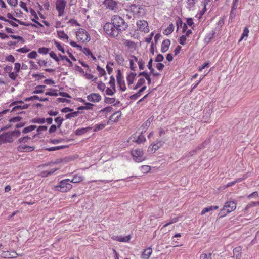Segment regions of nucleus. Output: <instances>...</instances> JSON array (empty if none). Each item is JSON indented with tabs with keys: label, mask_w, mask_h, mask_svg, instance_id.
<instances>
[{
	"label": "nucleus",
	"mask_w": 259,
	"mask_h": 259,
	"mask_svg": "<svg viewBox=\"0 0 259 259\" xmlns=\"http://www.w3.org/2000/svg\"><path fill=\"white\" fill-rule=\"evenodd\" d=\"M128 27L127 24L124 20L118 15H114L111 19V22L106 23L104 26L106 33L111 37H117L119 34L125 30Z\"/></svg>",
	"instance_id": "f257e3e1"
},
{
	"label": "nucleus",
	"mask_w": 259,
	"mask_h": 259,
	"mask_svg": "<svg viewBox=\"0 0 259 259\" xmlns=\"http://www.w3.org/2000/svg\"><path fill=\"white\" fill-rule=\"evenodd\" d=\"M236 208V204L234 201H228L225 203L223 208L221 210L220 217H224L227 214L234 211Z\"/></svg>",
	"instance_id": "f03ea898"
},
{
	"label": "nucleus",
	"mask_w": 259,
	"mask_h": 259,
	"mask_svg": "<svg viewBox=\"0 0 259 259\" xmlns=\"http://www.w3.org/2000/svg\"><path fill=\"white\" fill-rule=\"evenodd\" d=\"M72 186L70 180L65 179L61 181L58 185L55 186V188L57 191L66 192L70 190L72 188Z\"/></svg>",
	"instance_id": "7ed1b4c3"
},
{
	"label": "nucleus",
	"mask_w": 259,
	"mask_h": 259,
	"mask_svg": "<svg viewBox=\"0 0 259 259\" xmlns=\"http://www.w3.org/2000/svg\"><path fill=\"white\" fill-rule=\"evenodd\" d=\"M132 156L136 162H139L145 160L143 152L140 149H133L131 151Z\"/></svg>",
	"instance_id": "20e7f679"
},
{
	"label": "nucleus",
	"mask_w": 259,
	"mask_h": 259,
	"mask_svg": "<svg viewBox=\"0 0 259 259\" xmlns=\"http://www.w3.org/2000/svg\"><path fill=\"white\" fill-rule=\"evenodd\" d=\"M76 35L77 39L82 42L89 41L90 40L89 35L88 34L87 32L83 29H80L77 31Z\"/></svg>",
	"instance_id": "39448f33"
},
{
	"label": "nucleus",
	"mask_w": 259,
	"mask_h": 259,
	"mask_svg": "<svg viewBox=\"0 0 259 259\" xmlns=\"http://www.w3.org/2000/svg\"><path fill=\"white\" fill-rule=\"evenodd\" d=\"M128 10L130 11V13H132L134 17L141 15L143 12V9L140 6L135 4L131 5Z\"/></svg>",
	"instance_id": "423d86ee"
},
{
	"label": "nucleus",
	"mask_w": 259,
	"mask_h": 259,
	"mask_svg": "<svg viewBox=\"0 0 259 259\" xmlns=\"http://www.w3.org/2000/svg\"><path fill=\"white\" fill-rule=\"evenodd\" d=\"M66 2L65 0H57L56 2V9L58 12V16L63 15Z\"/></svg>",
	"instance_id": "0eeeda50"
},
{
	"label": "nucleus",
	"mask_w": 259,
	"mask_h": 259,
	"mask_svg": "<svg viewBox=\"0 0 259 259\" xmlns=\"http://www.w3.org/2000/svg\"><path fill=\"white\" fill-rule=\"evenodd\" d=\"M137 25L138 29L144 33H148L149 31L148 23L145 20H140L138 21Z\"/></svg>",
	"instance_id": "6e6552de"
},
{
	"label": "nucleus",
	"mask_w": 259,
	"mask_h": 259,
	"mask_svg": "<svg viewBox=\"0 0 259 259\" xmlns=\"http://www.w3.org/2000/svg\"><path fill=\"white\" fill-rule=\"evenodd\" d=\"M13 140L11 132L5 133L0 135V144L2 143H12Z\"/></svg>",
	"instance_id": "1a4fd4ad"
},
{
	"label": "nucleus",
	"mask_w": 259,
	"mask_h": 259,
	"mask_svg": "<svg viewBox=\"0 0 259 259\" xmlns=\"http://www.w3.org/2000/svg\"><path fill=\"white\" fill-rule=\"evenodd\" d=\"M103 4L106 8L113 11L118 9L117 2L114 0H104Z\"/></svg>",
	"instance_id": "9d476101"
},
{
	"label": "nucleus",
	"mask_w": 259,
	"mask_h": 259,
	"mask_svg": "<svg viewBox=\"0 0 259 259\" xmlns=\"http://www.w3.org/2000/svg\"><path fill=\"white\" fill-rule=\"evenodd\" d=\"M117 83L119 86L120 90L124 91L126 90V87L125 85L124 81L123 79L121 73L119 70L118 71L117 74Z\"/></svg>",
	"instance_id": "9b49d317"
},
{
	"label": "nucleus",
	"mask_w": 259,
	"mask_h": 259,
	"mask_svg": "<svg viewBox=\"0 0 259 259\" xmlns=\"http://www.w3.org/2000/svg\"><path fill=\"white\" fill-rule=\"evenodd\" d=\"M88 101L93 102H98L101 100V96L97 93H92L87 96Z\"/></svg>",
	"instance_id": "f8f14e48"
},
{
	"label": "nucleus",
	"mask_w": 259,
	"mask_h": 259,
	"mask_svg": "<svg viewBox=\"0 0 259 259\" xmlns=\"http://www.w3.org/2000/svg\"><path fill=\"white\" fill-rule=\"evenodd\" d=\"M17 150L19 152H29L33 151L34 150V147L33 146H29L21 144L17 147Z\"/></svg>",
	"instance_id": "ddd939ff"
},
{
	"label": "nucleus",
	"mask_w": 259,
	"mask_h": 259,
	"mask_svg": "<svg viewBox=\"0 0 259 259\" xmlns=\"http://www.w3.org/2000/svg\"><path fill=\"white\" fill-rule=\"evenodd\" d=\"M13 253L15 254V256L12 255V254L9 251H3L1 254V256L5 258H16L18 256H21V254H19L15 251H13Z\"/></svg>",
	"instance_id": "4468645a"
},
{
	"label": "nucleus",
	"mask_w": 259,
	"mask_h": 259,
	"mask_svg": "<svg viewBox=\"0 0 259 259\" xmlns=\"http://www.w3.org/2000/svg\"><path fill=\"white\" fill-rule=\"evenodd\" d=\"M170 45V41L169 39H165L163 41L161 45V51L162 53L166 52L169 49Z\"/></svg>",
	"instance_id": "2eb2a0df"
},
{
	"label": "nucleus",
	"mask_w": 259,
	"mask_h": 259,
	"mask_svg": "<svg viewBox=\"0 0 259 259\" xmlns=\"http://www.w3.org/2000/svg\"><path fill=\"white\" fill-rule=\"evenodd\" d=\"M91 128L92 127H88L85 128L77 129L75 131V135L77 136L82 135L89 131Z\"/></svg>",
	"instance_id": "dca6fc26"
},
{
	"label": "nucleus",
	"mask_w": 259,
	"mask_h": 259,
	"mask_svg": "<svg viewBox=\"0 0 259 259\" xmlns=\"http://www.w3.org/2000/svg\"><path fill=\"white\" fill-rule=\"evenodd\" d=\"M161 146V144L160 142H157L156 143H155L153 145H150L148 148V151H153L155 152L156 150H157Z\"/></svg>",
	"instance_id": "f3484780"
},
{
	"label": "nucleus",
	"mask_w": 259,
	"mask_h": 259,
	"mask_svg": "<svg viewBox=\"0 0 259 259\" xmlns=\"http://www.w3.org/2000/svg\"><path fill=\"white\" fill-rule=\"evenodd\" d=\"M112 110H113V108L112 107H110V106L107 107L103 108V109H101L99 111V113L101 114V116L105 115L106 116V114L108 113L111 112L112 111Z\"/></svg>",
	"instance_id": "a211bd4d"
},
{
	"label": "nucleus",
	"mask_w": 259,
	"mask_h": 259,
	"mask_svg": "<svg viewBox=\"0 0 259 259\" xmlns=\"http://www.w3.org/2000/svg\"><path fill=\"white\" fill-rule=\"evenodd\" d=\"M136 76L137 74L133 72L131 73L128 75V76L127 77V82L129 85L133 83Z\"/></svg>",
	"instance_id": "6ab92c4d"
},
{
	"label": "nucleus",
	"mask_w": 259,
	"mask_h": 259,
	"mask_svg": "<svg viewBox=\"0 0 259 259\" xmlns=\"http://www.w3.org/2000/svg\"><path fill=\"white\" fill-rule=\"evenodd\" d=\"M209 143V142L207 141H205L203 143L201 144L200 146H199L195 150H193L191 151L189 153L190 156H192L194 154V153L196 152L197 151H199V150L204 148L205 145H206Z\"/></svg>",
	"instance_id": "aec40b11"
},
{
	"label": "nucleus",
	"mask_w": 259,
	"mask_h": 259,
	"mask_svg": "<svg viewBox=\"0 0 259 259\" xmlns=\"http://www.w3.org/2000/svg\"><path fill=\"white\" fill-rule=\"evenodd\" d=\"M219 208V207L218 206H209V207H206V208H204L202 211H201V214L202 215H203L206 212H209L210 211H212V210H216V209H218Z\"/></svg>",
	"instance_id": "412c9836"
},
{
	"label": "nucleus",
	"mask_w": 259,
	"mask_h": 259,
	"mask_svg": "<svg viewBox=\"0 0 259 259\" xmlns=\"http://www.w3.org/2000/svg\"><path fill=\"white\" fill-rule=\"evenodd\" d=\"M121 112L120 111H117L113 114L111 117V119L114 122L118 121L119 118L121 117Z\"/></svg>",
	"instance_id": "4be33fe9"
},
{
	"label": "nucleus",
	"mask_w": 259,
	"mask_h": 259,
	"mask_svg": "<svg viewBox=\"0 0 259 259\" xmlns=\"http://www.w3.org/2000/svg\"><path fill=\"white\" fill-rule=\"evenodd\" d=\"M57 35L60 39L68 40L69 37L63 31H58Z\"/></svg>",
	"instance_id": "5701e85b"
},
{
	"label": "nucleus",
	"mask_w": 259,
	"mask_h": 259,
	"mask_svg": "<svg viewBox=\"0 0 259 259\" xmlns=\"http://www.w3.org/2000/svg\"><path fill=\"white\" fill-rule=\"evenodd\" d=\"M34 100H38L40 101H48V99L47 98H39L38 96H31L30 97L27 98L25 99V101H32Z\"/></svg>",
	"instance_id": "b1692460"
},
{
	"label": "nucleus",
	"mask_w": 259,
	"mask_h": 259,
	"mask_svg": "<svg viewBox=\"0 0 259 259\" xmlns=\"http://www.w3.org/2000/svg\"><path fill=\"white\" fill-rule=\"evenodd\" d=\"M174 30V26L172 24H170L169 26H168L167 28L164 30L163 33L164 35H168L171 33Z\"/></svg>",
	"instance_id": "393cba45"
},
{
	"label": "nucleus",
	"mask_w": 259,
	"mask_h": 259,
	"mask_svg": "<svg viewBox=\"0 0 259 259\" xmlns=\"http://www.w3.org/2000/svg\"><path fill=\"white\" fill-rule=\"evenodd\" d=\"M115 59L117 63L119 65L123 64L124 62V59L122 55L116 54Z\"/></svg>",
	"instance_id": "a878e982"
},
{
	"label": "nucleus",
	"mask_w": 259,
	"mask_h": 259,
	"mask_svg": "<svg viewBox=\"0 0 259 259\" xmlns=\"http://www.w3.org/2000/svg\"><path fill=\"white\" fill-rule=\"evenodd\" d=\"M83 180V177L81 176H78L77 175H75L73 176V179L71 180H70V182L73 183H77L80 182Z\"/></svg>",
	"instance_id": "bb28decb"
},
{
	"label": "nucleus",
	"mask_w": 259,
	"mask_h": 259,
	"mask_svg": "<svg viewBox=\"0 0 259 259\" xmlns=\"http://www.w3.org/2000/svg\"><path fill=\"white\" fill-rule=\"evenodd\" d=\"M67 147H68L67 146H58L48 148H46V150L48 151H55V150H61L62 149H64Z\"/></svg>",
	"instance_id": "cd10ccee"
},
{
	"label": "nucleus",
	"mask_w": 259,
	"mask_h": 259,
	"mask_svg": "<svg viewBox=\"0 0 259 259\" xmlns=\"http://www.w3.org/2000/svg\"><path fill=\"white\" fill-rule=\"evenodd\" d=\"M123 44L126 47L130 49L134 48L135 47V44L134 42L130 40H125L123 42Z\"/></svg>",
	"instance_id": "c85d7f7f"
},
{
	"label": "nucleus",
	"mask_w": 259,
	"mask_h": 259,
	"mask_svg": "<svg viewBox=\"0 0 259 259\" xmlns=\"http://www.w3.org/2000/svg\"><path fill=\"white\" fill-rule=\"evenodd\" d=\"M178 28L180 27L182 28V32L185 33L187 29V26L186 23H183L181 20L180 21L179 23L177 22Z\"/></svg>",
	"instance_id": "c756f323"
},
{
	"label": "nucleus",
	"mask_w": 259,
	"mask_h": 259,
	"mask_svg": "<svg viewBox=\"0 0 259 259\" xmlns=\"http://www.w3.org/2000/svg\"><path fill=\"white\" fill-rule=\"evenodd\" d=\"M152 120L151 118H149L141 126L142 132H143L144 131H145L146 129L149 127L152 122Z\"/></svg>",
	"instance_id": "7c9ffc66"
},
{
	"label": "nucleus",
	"mask_w": 259,
	"mask_h": 259,
	"mask_svg": "<svg viewBox=\"0 0 259 259\" xmlns=\"http://www.w3.org/2000/svg\"><path fill=\"white\" fill-rule=\"evenodd\" d=\"M36 128V125H30L28 127L24 128L23 129V130L22 131V133L24 134H26L27 133L32 131L33 130H35Z\"/></svg>",
	"instance_id": "2f4dec72"
},
{
	"label": "nucleus",
	"mask_w": 259,
	"mask_h": 259,
	"mask_svg": "<svg viewBox=\"0 0 259 259\" xmlns=\"http://www.w3.org/2000/svg\"><path fill=\"white\" fill-rule=\"evenodd\" d=\"M152 252V249L150 248H148L144 251L143 253V256H144V257L148 258L151 254Z\"/></svg>",
	"instance_id": "473e14b6"
},
{
	"label": "nucleus",
	"mask_w": 259,
	"mask_h": 259,
	"mask_svg": "<svg viewBox=\"0 0 259 259\" xmlns=\"http://www.w3.org/2000/svg\"><path fill=\"white\" fill-rule=\"evenodd\" d=\"M45 85H37L35 88V90L33 92V94H39L44 92L43 88H45Z\"/></svg>",
	"instance_id": "72a5a7b5"
},
{
	"label": "nucleus",
	"mask_w": 259,
	"mask_h": 259,
	"mask_svg": "<svg viewBox=\"0 0 259 259\" xmlns=\"http://www.w3.org/2000/svg\"><path fill=\"white\" fill-rule=\"evenodd\" d=\"M31 122L32 123H36L39 124H43L45 122V118H35L31 120Z\"/></svg>",
	"instance_id": "f704fd0d"
},
{
	"label": "nucleus",
	"mask_w": 259,
	"mask_h": 259,
	"mask_svg": "<svg viewBox=\"0 0 259 259\" xmlns=\"http://www.w3.org/2000/svg\"><path fill=\"white\" fill-rule=\"evenodd\" d=\"M28 107V105L27 104H24L23 106L22 105H17L14 108H13L11 112L16 111L19 109H27Z\"/></svg>",
	"instance_id": "c9c22d12"
},
{
	"label": "nucleus",
	"mask_w": 259,
	"mask_h": 259,
	"mask_svg": "<svg viewBox=\"0 0 259 259\" xmlns=\"http://www.w3.org/2000/svg\"><path fill=\"white\" fill-rule=\"evenodd\" d=\"M109 84L114 91H115V80L113 76H111L109 81Z\"/></svg>",
	"instance_id": "e433bc0d"
},
{
	"label": "nucleus",
	"mask_w": 259,
	"mask_h": 259,
	"mask_svg": "<svg viewBox=\"0 0 259 259\" xmlns=\"http://www.w3.org/2000/svg\"><path fill=\"white\" fill-rule=\"evenodd\" d=\"M78 115V112H74L70 113L65 115V118L66 119H69L71 118H74L77 116Z\"/></svg>",
	"instance_id": "4c0bfd02"
},
{
	"label": "nucleus",
	"mask_w": 259,
	"mask_h": 259,
	"mask_svg": "<svg viewBox=\"0 0 259 259\" xmlns=\"http://www.w3.org/2000/svg\"><path fill=\"white\" fill-rule=\"evenodd\" d=\"M30 139H31L30 137H28V136H26L23 138H20L18 140V142L19 143H27L28 141Z\"/></svg>",
	"instance_id": "58836bf2"
},
{
	"label": "nucleus",
	"mask_w": 259,
	"mask_h": 259,
	"mask_svg": "<svg viewBox=\"0 0 259 259\" xmlns=\"http://www.w3.org/2000/svg\"><path fill=\"white\" fill-rule=\"evenodd\" d=\"M146 139L142 134L140 135L137 140H136V143L138 144H141L145 141Z\"/></svg>",
	"instance_id": "ea45409f"
},
{
	"label": "nucleus",
	"mask_w": 259,
	"mask_h": 259,
	"mask_svg": "<svg viewBox=\"0 0 259 259\" xmlns=\"http://www.w3.org/2000/svg\"><path fill=\"white\" fill-rule=\"evenodd\" d=\"M117 241L119 242H127L130 240V236H125V237H116V239Z\"/></svg>",
	"instance_id": "a19ab883"
},
{
	"label": "nucleus",
	"mask_w": 259,
	"mask_h": 259,
	"mask_svg": "<svg viewBox=\"0 0 259 259\" xmlns=\"http://www.w3.org/2000/svg\"><path fill=\"white\" fill-rule=\"evenodd\" d=\"M105 127V124L101 123L100 124H96L95 125L94 132H97L98 131L103 129Z\"/></svg>",
	"instance_id": "79ce46f5"
},
{
	"label": "nucleus",
	"mask_w": 259,
	"mask_h": 259,
	"mask_svg": "<svg viewBox=\"0 0 259 259\" xmlns=\"http://www.w3.org/2000/svg\"><path fill=\"white\" fill-rule=\"evenodd\" d=\"M249 33V30L245 27L243 30V32L239 41H241L245 37H247Z\"/></svg>",
	"instance_id": "37998d69"
},
{
	"label": "nucleus",
	"mask_w": 259,
	"mask_h": 259,
	"mask_svg": "<svg viewBox=\"0 0 259 259\" xmlns=\"http://www.w3.org/2000/svg\"><path fill=\"white\" fill-rule=\"evenodd\" d=\"M140 169L143 173H147L150 170L151 167L148 165H143L140 167Z\"/></svg>",
	"instance_id": "c03bdc74"
},
{
	"label": "nucleus",
	"mask_w": 259,
	"mask_h": 259,
	"mask_svg": "<svg viewBox=\"0 0 259 259\" xmlns=\"http://www.w3.org/2000/svg\"><path fill=\"white\" fill-rule=\"evenodd\" d=\"M63 120L64 119L60 117H58L55 118V121L57 124V128H60L61 124H62Z\"/></svg>",
	"instance_id": "a18cd8bd"
},
{
	"label": "nucleus",
	"mask_w": 259,
	"mask_h": 259,
	"mask_svg": "<svg viewBox=\"0 0 259 259\" xmlns=\"http://www.w3.org/2000/svg\"><path fill=\"white\" fill-rule=\"evenodd\" d=\"M104 101L108 104H113L115 102V99L114 98L105 97Z\"/></svg>",
	"instance_id": "49530a36"
},
{
	"label": "nucleus",
	"mask_w": 259,
	"mask_h": 259,
	"mask_svg": "<svg viewBox=\"0 0 259 259\" xmlns=\"http://www.w3.org/2000/svg\"><path fill=\"white\" fill-rule=\"evenodd\" d=\"M241 250V249L240 247H237L235 248L233 250V253L234 255H236V257L238 258L240 256V251Z\"/></svg>",
	"instance_id": "de8ad7c7"
},
{
	"label": "nucleus",
	"mask_w": 259,
	"mask_h": 259,
	"mask_svg": "<svg viewBox=\"0 0 259 259\" xmlns=\"http://www.w3.org/2000/svg\"><path fill=\"white\" fill-rule=\"evenodd\" d=\"M54 44L59 51H60L63 53H65L64 49L61 46L59 42L55 40L54 41Z\"/></svg>",
	"instance_id": "09e8293b"
},
{
	"label": "nucleus",
	"mask_w": 259,
	"mask_h": 259,
	"mask_svg": "<svg viewBox=\"0 0 259 259\" xmlns=\"http://www.w3.org/2000/svg\"><path fill=\"white\" fill-rule=\"evenodd\" d=\"M257 205H259V202H252L251 203L248 204L246 206V207L245 208V210H247L249 208L253 207V206H255Z\"/></svg>",
	"instance_id": "8fccbe9b"
},
{
	"label": "nucleus",
	"mask_w": 259,
	"mask_h": 259,
	"mask_svg": "<svg viewBox=\"0 0 259 259\" xmlns=\"http://www.w3.org/2000/svg\"><path fill=\"white\" fill-rule=\"evenodd\" d=\"M200 259H212L211 253H203L200 256Z\"/></svg>",
	"instance_id": "3c124183"
},
{
	"label": "nucleus",
	"mask_w": 259,
	"mask_h": 259,
	"mask_svg": "<svg viewBox=\"0 0 259 259\" xmlns=\"http://www.w3.org/2000/svg\"><path fill=\"white\" fill-rule=\"evenodd\" d=\"M38 51L40 54H47L49 52V49L44 47L40 48Z\"/></svg>",
	"instance_id": "603ef678"
},
{
	"label": "nucleus",
	"mask_w": 259,
	"mask_h": 259,
	"mask_svg": "<svg viewBox=\"0 0 259 259\" xmlns=\"http://www.w3.org/2000/svg\"><path fill=\"white\" fill-rule=\"evenodd\" d=\"M97 70L98 71L99 74L101 76L104 75L106 73L105 70L103 69V68H102L99 66H97Z\"/></svg>",
	"instance_id": "864d4df0"
},
{
	"label": "nucleus",
	"mask_w": 259,
	"mask_h": 259,
	"mask_svg": "<svg viewBox=\"0 0 259 259\" xmlns=\"http://www.w3.org/2000/svg\"><path fill=\"white\" fill-rule=\"evenodd\" d=\"M59 56L61 60H65V61L68 62L70 66H72L73 65L72 62L66 56L60 55Z\"/></svg>",
	"instance_id": "5fc2aeb1"
},
{
	"label": "nucleus",
	"mask_w": 259,
	"mask_h": 259,
	"mask_svg": "<svg viewBox=\"0 0 259 259\" xmlns=\"http://www.w3.org/2000/svg\"><path fill=\"white\" fill-rule=\"evenodd\" d=\"M214 34H215L214 31H212L211 33H209V34H208L207 36L205 38V40L207 41V42L210 41V40L212 39V38L213 37V36L214 35Z\"/></svg>",
	"instance_id": "6e6d98bb"
},
{
	"label": "nucleus",
	"mask_w": 259,
	"mask_h": 259,
	"mask_svg": "<svg viewBox=\"0 0 259 259\" xmlns=\"http://www.w3.org/2000/svg\"><path fill=\"white\" fill-rule=\"evenodd\" d=\"M105 83H103L102 82H100L98 83L97 88L99 90H100L101 91H104L105 89Z\"/></svg>",
	"instance_id": "4d7b16f0"
},
{
	"label": "nucleus",
	"mask_w": 259,
	"mask_h": 259,
	"mask_svg": "<svg viewBox=\"0 0 259 259\" xmlns=\"http://www.w3.org/2000/svg\"><path fill=\"white\" fill-rule=\"evenodd\" d=\"M186 37L187 36L185 35H183L180 37L179 40L180 44H181L182 45H184L185 44L186 40Z\"/></svg>",
	"instance_id": "13d9d810"
},
{
	"label": "nucleus",
	"mask_w": 259,
	"mask_h": 259,
	"mask_svg": "<svg viewBox=\"0 0 259 259\" xmlns=\"http://www.w3.org/2000/svg\"><path fill=\"white\" fill-rule=\"evenodd\" d=\"M8 4L13 7L17 6L18 0H7Z\"/></svg>",
	"instance_id": "bf43d9fd"
},
{
	"label": "nucleus",
	"mask_w": 259,
	"mask_h": 259,
	"mask_svg": "<svg viewBox=\"0 0 259 259\" xmlns=\"http://www.w3.org/2000/svg\"><path fill=\"white\" fill-rule=\"evenodd\" d=\"M152 62L153 60L152 58H151L147 65L148 68L150 70V73H153V71H154V69L152 67Z\"/></svg>",
	"instance_id": "052dcab7"
},
{
	"label": "nucleus",
	"mask_w": 259,
	"mask_h": 259,
	"mask_svg": "<svg viewBox=\"0 0 259 259\" xmlns=\"http://www.w3.org/2000/svg\"><path fill=\"white\" fill-rule=\"evenodd\" d=\"M178 220V218H174L173 219H172L169 222L165 224L164 226H163V228L164 227H166L167 226H168V225L171 224H173V223H175L176 222H177Z\"/></svg>",
	"instance_id": "680f3d73"
},
{
	"label": "nucleus",
	"mask_w": 259,
	"mask_h": 259,
	"mask_svg": "<svg viewBox=\"0 0 259 259\" xmlns=\"http://www.w3.org/2000/svg\"><path fill=\"white\" fill-rule=\"evenodd\" d=\"M47 130V126H40L37 130V132L38 134L41 133L44 131H46Z\"/></svg>",
	"instance_id": "e2e57ef3"
},
{
	"label": "nucleus",
	"mask_w": 259,
	"mask_h": 259,
	"mask_svg": "<svg viewBox=\"0 0 259 259\" xmlns=\"http://www.w3.org/2000/svg\"><path fill=\"white\" fill-rule=\"evenodd\" d=\"M138 64L139 65V68L140 70H143L144 68V61L141 59V60H139L138 62Z\"/></svg>",
	"instance_id": "0e129e2a"
},
{
	"label": "nucleus",
	"mask_w": 259,
	"mask_h": 259,
	"mask_svg": "<svg viewBox=\"0 0 259 259\" xmlns=\"http://www.w3.org/2000/svg\"><path fill=\"white\" fill-rule=\"evenodd\" d=\"M37 55L36 52L32 51L28 54V57L29 58H35Z\"/></svg>",
	"instance_id": "69168bd1"
},
{
	"label": "nucleus",
	"mask_w": 259,
	"mask_h": 259,
	"mask_svg": "<svg viewBox=\"0 0 259 259\" xmlns=\"http://www.w3.org/2000/svg\"><path fill=\"white\" fill-rule=\"evenodd\" d=\"M6 60L13 63L15 61V58L13 55H10L6 57Z\"/></svg>",
	"instance_id": "338daca9"
},
{
	"label": "nucleus",
	"mask_w": 259,
	"mask_h": 259,
	"mask_svg": "<svg viewBox=\"0 0 259 259\" xmlns=\"http://www.w3.org/2000/svg\"><path fill=\"white\" fill-rule=\"evenodd\" d=\"M115 92V91L113 89H111L109 88H107L106 90V93L108 95H113Z\"/></svg>",
	"instance_id": "774afa93"
}]
</instances>
